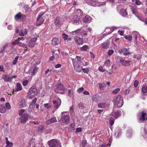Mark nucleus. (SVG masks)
I'll return each instance as SVG.
<instances>
[{
    "label": "nucleus",
    "instance_id": "nucleus-1",
    "mask_svg": "<svg viewBox=\"0 0 147 147\" xmlns=\"http://www.w3.org/2000/svg\"><path fill=\"white\" fill-rule=\"evenodd\" d=\"M113 103L114 105L117 107H115L119 108L121 107L123 105V100L121 95H119L115 97L113 99Z\"/></svg>",
    "mask_w": 147,
    "mask_h": 147
},
{
    "label": "nucleus",
    "instance_id": "nucleus-2",
    "mask_svg": "<svg viewBox=\"0 0 147 147\" xmlns=\"http://www.w3.org/2000/svg\"><path fill=\"white\" fill-rule=\"evenodd\" d=\"M48 144L49 147H61V145L59 140L54 139L49 141Z\"/></svg>",
    "mask_w": 147,
    "mask_h": 147
},
{
    "label": "nucleus",
    "instance_id": "nucleus-3",
    "mask_svg": "<svg viewBox=\"0 0 147 147\" xmlns=\"http://www.w3.org/2000/svg\"><path fill=\"white\" fill-rule=\"evenodd\" d=\"M65 89L64 85L61 83L57 84V87L55 89V91L56 93L61 94L64 93V91Z\"/></svg>",
    "mask_w": 147,
    "mask_h": 147
},
{
    "label": "nucleus",
    "instance_id": "nucleus-4",
    "mask_svg": "<svg viewBox=\"0 0 147 147\" xmlns=\"http://www.w3.org/2000/svg\"><path fill=\"white\" fill-rule=\"evenodd\" d=\"M37 93V90L35 86H33L29 89L28 92L29 97L31 98L34 96Z\"/></svg>",
    "mask_w": 147,
    "mask_h": 147
},
{
    "label": "nucleus",
    "instance_id": "nucleus-5",
    "mask_svg": "<svg viewBox=\"0 0 147 147\" xmlns=\"http://www.w3.org/2000/svg\"><path fill=\"white\" fill-rule=\"evenodd\" d=\"M67 112H63L61 113V119L62 122L65 124L68 123L70 120V117L68 115L65 114Z\"/></svg>",
    "mask_w": 147,
    "mask_h": 147
},
{
    "label": "nucleus",
    "instance_id": "nucleus-6",
    "mask_svg": "<svg viewBox=\"0 0 147 147\" xmlns=\"http://www.w3.org/2000/svg\"><path fill=\"white\" fill-rule=\"evenodd\" d=\"M147 113L144 111L140 112L137 118L138 122L139 123L143 122L146 120Z\"/></svg>",
    "mask_w": 147,
    "mask_h": 147
},
{
    "label": "nucleus",
    "instance_id": "nucleus-7",
    "mask_svg": "<svg viewBox=\"0 0 147 147\" xmlns=\"http://www.w3.org/2000/svg\"><path fill=\"white\" fill-rule=\"evenodd\" d=\"M118 108L117 107H114L113 109V112L111 113L112 115L116 118L120 116L121 114L120 112L118 110Z\"/></svg>",
    "mask_w": 147,
    "mask_h": 147
},
{
    "label": "nucleus",
    "instance_id": "nucleus-8",
    "mask_svg": "<svg viewBox=\"0 0 147 147\" xmlns=\"http://www.w3.org/2000/svg\"><path fill=\"white\" fill-rule=\"evenodd\" d=\"M28 115L26 113H24L19 118V120L21 123H24L26 122L28 120Z\"/></svg>",
    "mask_w": 147,
    "mask_h": 147
},
{
    "label": "nucleus",
    "instance_id": "nucleus-9",
    "mask_svg": "<svg viewBox=\"0 0 147 147\" xmlns=\"http://www.w3.org/2000/svg\"><path fill=\"white\" fill-rule=\"evenodd\" d=\"M18 105L20 108H22L26 107V101L24 98H21L18 101Z\"/></svg>",
    "mask_w": 147,
    "mask_h": 147
},
{
    "label": "nucleus",
    "instance_id": "nucleus-10",
    "mask_svg": "<svg viewBox=\"0 0 147 147\" xmlns=\"http://www.w3.org/2000/svg\"><path fill=\"white\" fill-rule=\"evenodd\" d=\"M120 6L119 5L117 7V9L118 11L119 12L120 14L123 16H125L127 15V13L126 11V10L125 9H120Z\"/></svg>",
    "mask_w": 147,
    "mask_h": 147
},
{
    "label": "nucleus",
    "instance_id": "nucleus-11",
    "mask_svg": "<svg viewBox=\"0 0 147 147\" xmlns=\"http://www.w3.org/2000/svg\"><path fill=\"white\" fill-rule=\"evenodd\" d=\"M37 39V37H34L30 39L28 43L29 47H34L36 44Z\"/></svg>",
    "mask_w": 147,
    "mask_h": 147
},
{
    "label": "nucleus",
    "instance_id": "nucleus-12",
    "mask_svg": "<svg viewBox=\"0 0 147 147\" xmlns=\"http://www.w3.org/2000/svg\"><path fill=\"white\" fill-rule=\"evenodd\" d=\"M119 61L123 66H129L131 63V61H125L121 58H119Z\"/></svg>",
    "mask_w": 147,
    "mask_h": 147
},
{
    "label": "nucleus",
    "instance_id": "nucleus-13",
    "mask_svg": "<svg viewBox=\"0 0 147 147\" xmlns=\"http://www.w3.org/2000/svg\"><path fill=\"white\" fill-rule=\"evenodd\" d=\"M63 20L60 17H56L55 20V24L57 26H59L61 25L62 23Z\"/></svg>",
    "mask_w": 147,
    "mask_h": 147
},
{
    "label": "nucleus",
    "instance_id": "nucleus-14",
    "mask_svg": "<svg viewBox=\"0 0 147 147\" xmlns=\"http://www.w3.org/2000/svg\"><path fill=\"white\" fill-rule=\"evenodd\" d=\"M119 52L120 53H123L125 55H129L131 54V52L129 49L124 48L120 49L119 51Z\"/></svg>",
    "mask_w": 147,
    "mask_h": 147
},
{
    "label": "nucleus",
    "instance_id": "nucleus-15",
    "mask_svg": "<svg viewBox=\"0 0 147 147\" xmlns=\"http://www.w3.org/2000/svg\"><path fill=\"white\" fill-rule=\"evenodd\" d=\"M60 42V40L58 37H54L53 38L52 41V44L54 46L58 45Z\"/></svg>",
    "mask_w": 147,
    "mask_h": 147
},
{
    "label": "nucleus",
    "instance_id": "nucleus-16",
    "mask_svg": "<svg viewBox=\"0 0 147 147\" xmlns=\"http://www.w3.org/2000/svg\"><path fill=\"white\" fill-rule=\"evenodd\" d=\"M74 40L76 43L79 45H82L83 44L82 38L78 36H75Z\"/></svg>",
    "mask_w": 147,
    "mask_h": 147
},
{
    "label": "nucleus",
    "instance_id": "nucleus-17",
    "mask_svg": "<svg viewBox=\"0 0 147 147\" xmlns=\"http://www.w3.org/2000/svg\"><path fill=\"white\" fill-rule=\"evenodd\" d=\"M74 65V70L77 72H80L81 71L82 69V67L79 65L75 64L74 62H73Z\"/></svg>",
    "mask_w": 147,
    "mask_h": 147
},
{
    "label": "nucleus",
    "instance_id": "nucleus-18",
    "mask_svg": "<svg viewBox=\"0 0 147 147\" xmlns=\"http://www.w3.org/2000/svg\"><path fill=\"white\" fill-rule=\"evenodd\" d=\"M53 102L54 105V106L55 109H57L60 106L61 104V100L59 98V101H56V100H54L53 101Z\"/></svg>",
    "mask_w": 147,
    "mask_h": 147
},
{
    "label": "nucleus",
    "instance_id": "nucleus-19",
    "mask_svg": "<svg viewBox=\"0 0 147 147\" xmlns=\"http://www.w3.org/2000/svg\"><path fill=\"white\" fill-rule=\"evenodd\" d=\"M2 78L3 79L4 81L6 82H9L11 81V78L7 75H3L2 76Z\"/></svg>",
    "mask_w": 147,
    "mask_h": 147
},
{
    "label": "nucleus",
    "instance_id": "nucleus-20",
    "mask_svg": "<svg viewBox=\"0 0 147 147\" xmlns=\"http://www.w3.org/2000/svg\"><path fill=\"white\" fill-rule=\"evenodd\" d=\"M80 17L77 16H76L73 18L72 21L74 24H79L80 22Z\"/></svg>",
    "mask_w": 147,
    "mask_h": 147
},
{
    "label": "nucleus",
    "instance_id": "nucleus-21",
    "mask_svg": "<svg viewBox=\"0 0 147 147\" xmlns=\"http://www.w3.org/2000/svg\"><path fill=\"white\" fill-rule=\"evenodd\" d=\"M92 98L93 101L96 102H98L100 100V97L98 94L93 95L92 96Z\"/></svg>",
    "mask_w": 147,
    "mask_h": 147
},
{
    "label": "nucleus",
    "instance_id": "nucleus-22",
    "mask_svg": "<svg viewBox=\"0 0 147 147\" xmlns=\"http://www.w3.org/2000/svg\"><path fill=\"white\" fill-rule=\"evenodd\" d=\"M39 69V68L38 67L35 66L33 67L31 72V74L32 76H35L36 73H37Z\"/></svg>",
    "mask_w": 147,
    "mask_h": 147
},
{
    "label": "nucleus",
    "instance_id": "nucleus-23",
    "mask_svg": "<svg viewBox=\"0 0 147 147\" xmlns=\"http://www.w3.org/2000/svg\"><path fill=\"white\" fill-rule=\"evenodd\" d=\"M131 9L133 13L136 16L138 17L139 14L138 11L137 10V7H134L131 6Z\"/></svg>",
    "mask_w": 147,
    "mask_h": 147
},
{
    "label": "nucleus",
    "instance_id": "nucleus-24",
    "mask_svg": "<svg viewBox=\"0 0 147 147\" xmlns=\"http://www.w3.org/2000/svg\"><path fill=\"white\" fill-rule=\"evenodd\" d=\"M57 120L56 117H53L51 119L48 120L47 121V124H50L51 123H53L56 122Z\"/></svg>",
    "mask_w": 147,
    "mask_h": 147
},
{
    "label": "nucleus",
    "instance_id": "nucleus-25",
    "mask_svg": "<svg viewBox=\"0 0 147 147\" xmlns=\"http://www.w3.org/2000/svg\"><path fill=\"white\" fill-rule=\"evenodd\" d=\"M27 31L26 29L23 28L20 30L19 33V35L21 36H24L27 34Z\"/></svg>",
    "mask_w": 147,
    "mask_h": 147
},
{
    "label": "nucleus",
    "instance_id": "nucleus-26",
    "mask_svg": "<svg viewBox=\"0 0 147 147\" xmlns=\"http://www.w3.org/2000/svg\"><path fill=\"white\" fill-rule=\"evenodd\" d=\"M98 107L100 108H104L108 107V105L105 103H100L98 104Z\"/></svg>",
    "mask_w": 147,
    "mask_h": 147
},
{
    "label": "nucleus",
    "instance_id": "nucleus-27",
    "mask_svg": "<svg viewBox=\"0 0 147 147\" xmlns=\"http://www.w3.org/2000/svg\"><path fill=\"white\" fill-rule=\"evenodd\" d=\"M45 18L43 17L40 18L39 19H37V23L38 25H40L41 24H42L44 22V20Z\"/></svg>",
    "mask_w": 147,
    "mask_h": 147
},
{
    "label": "nucleus",
    "instance_id": "nucleus-28",
    "mask_svg": "<svg viewBox=\"0 0 147 147\" xmlns=\"http://www.w3.org/2000/svg\"><path fill=\"white\" fill-rule=\"evenodd\" d=\"M109 42L106 41L102 44V47L104 49H107L109 47Z\"/></svg>",
    "mask_w": 147,
    "mask_h": 147
},
{
    "label": "nucleus",
    "instance_id": "nucleus-29",
    "mask_svg": "<svg viewBox=\"0 0 147 147\" xmlns=\"http://www.w3.org/2000/svg\"><path fill=\"white\" fill-rule=\"evenodd\" d=\"M22 88L21 84L19 83H17L16 86L15 87V91H18L22 89Z\"/></svg>",
    "mask_w": 147,
    "mask_h": 147
},
{
    "label": "nucleus",
    "instance_id": "nucleus-30",
    "mask_svg": "<svg viewBox=\"0 0 147 147\" xmlns=\"http://www.w3.org/2000/svg\"><path fill=\"white\" fill-rule=\"evenodd\" d=\"M81 31V28L78 29L77 30L72 31L71 33V34L73 35H75L78 34H80Z\"/></svg>",
    "mask_w": 147,
    "mask_h": 147
},
{
    "label": "nucleus",
    "instance_id": "nucleus-31",
    "mask_svg": "<svg viewBox=\"0 0 147 147\" xmlns=\"http://www.w3.org/2000/svg\"><path fill=\"white\" fill-rule=\"evenodd\" d=\"M6 111V109L4 105H0V112L5 113Z\"/></svg>",
    "mask_w": 147,
    "mask_h": 147
},
{
    "label": "nucleus",
    "instance_id": "nucleus-32",
    "mask_svg": "<svg viewBox=\"0 0 147 147\" xmlns=\"http://www.w3.org/2000/svg\"><path fill=\"white\" fill-rule=\"evenodd\" d=\"M91 18L88 15H87L84 18L83 20V21L84 23H87L89 22Z\"/></svg>",
    "mask_w": 147,
    "mask_h": 147
},
{
    "label": "nucleus",
    "instance_id": "nucleus-33",
    "mask_svg": "<svg viewBox=\"0 0 147 147\" xmlns=\"http://www.w3.org/2000/svg\"><path fill=\"white\" fill-rule=\"evenodd\" d=\"M22 15L21 13H19L16 14L15 16V18L16 20H20L21 19Z\"/></svg>",
    "mask_w": 147,
    "mask_h": 147
},
{
    "label": "nucleus",
    "instance_id": "nucleus-34",
    "mask_svg": "<svg viewBox=\"0 0 147 147\" xmlns=\"http://www.w3.org/2000/svg\"><path fill=\"white\" fill-rule=\"evenodd\" d=\"M5 139L6 140V143L7 144L6 147H11L12 146H13V144L11 142H10L8 140V138L7 137H6Z\"/></svg>",
    "mask_w": 147,
    "mask_h": 147
},
{
    "label": "nucleus",
    "instance_id": "nucleus-35",
    "mask_svg": "<svg viewBox=\"0 0 147 147\" xmlns=\"http://www.w3.org/2000/svg\"><path fill=\"white\" fill-rule=\"evenodd\" d=\"M19 45L20 46V47H22L23 48H26V49L25 50V51H27L28 50V48H27V45L25 44H24L22 43L19 42Z\"/></svg>",
    "mask_w": 147,
    "mask_h": 147
},
{
    "label": "nucleus",
    "instance_id": "nucleus-36",
    "mask_svg": "<svg viewBox=\"0 0 147 147\" xmlns=\"http://www.w3.org/2000/svg\"><path fill=\"white\" fill-rule=\"evenodd\" d=\"M142 92L143 93H147V86L143 85L142 88Z\"/></svg>",
    "mask_w": 147,
    "mask_h": 147
},
{
    "label": "nucleus",
    "instance_id": "nucleus-37",
    "mask_svg": "<svg viewBox=\"0 0 147 147\" xmlns=\"http://www.w3.org/2000/svg\"><path fill=\"white\" fill-rule=\"evenodd\" d=\"M77 13H78L77 16H78L79 15V16L81 18H82L84 14L83 13L82 11L80 9H77Z\"/></svg>",
    "mask_w": 147,
    "mask_h": 147
},
{
    "label": "nucleus",
    "instance_id": "nucleus-38",
    "mask_svg": "<svg viewBox=\"0 0 147 147\" xmlns=\"http://www.w3.org/2000/svg\"><path fill=\"white\" fill-rule=\"evenodd\" d=\"M89 48L88 45H84L80 48V50L82 51H86Z\"/></svg>",
    "mask_w": 147,
    "mask_h": 147
},
{
    "label": "nucleus",
    "instance_id": "nucleus-39",
    "mask_svg": "<svg viewBox=\"0 0 147 147\" xmlns=\"http://www.w3.org/2000/svg\"><path fill=\"white\" fill-rule=\"evenodd\" d=\"M144 132L142 133V135L144 138H147V131L145 128L144 129Z\"/></svg>",
    "mask_w": 147,
    "mask_h": 147
},
{
    "label": "nucleus",
    "instance_id": "nucleus-40",
    "mask_svg": "<svg viewBox=\"0 0 147 147\" xmlns=\"http://www.w3.org/2000/svg\"><path fill=\"white\" fill-rule=\"evenodd\" d=\"M133 37H134L136 40H137V37L139 35L138 33L136 32H134L133 33Z\"/></svg>",
    "mask_w": 147,
    "mask_h": 147
},
{
    "label": "nucleus",
    "instance_id": "nucleus-41",
    "mask_svg": "<svg viewBox=\"0 0 147 147\" xmlns=\"http://www.w3.org/2000/svg\"><path fill=\"white\" fill-rule=\"evenodd\" d=\"M110 125L111 126H112L114 123V119L112 117H111L109 120Z\"/></svg>",
    "mask_w": 147,
    "mask_h": 147
},
{
    "label": "nucleus",
    "instance_id": "nucleus-42",
    "mask_svg": "<svg viewBox=\"0 0 147 147\" xmlns=\"http://www.w3.org/2000/svg\"><path fill=\"white\" fill-rule=\"evenodd\" d=\"M105 66L107 67L110 66H111L110 61L109 60H107L105 62L104 64Z\"/></svg>",
    "mask_w": 147,
    "mask_h": 147
},
{
    "label": "nucleus",
    "instance_id": "nucleus-43",
    "mask_svg": "<svg viewBox=\"0 0 147 147\" xmlns=\"http://www.w3.org/2000/svg\"><path fill=\"white\" fill-rule=\"evenodd\" d=\"M120 90V89L119 88H117L114 90L112 92V93L113 94H116L118 93Z\"/></svg>",
    "mask_w": 147,
    "mask_h": 147
},
{
    "label": "nucleus",
    "instance_id": "nucleus-44",
    "mask_svg": "<svg viewBox=\"0 0 147 147\" xmlns=\"http://www.w3.org/2000/svg\"><path fill=\"white\" fill-rule=\"evenodd\" d=\"M130 89L128 88L125 89L124 91V94L126 95L128 94L130 92Z\"/></svg>",
    "mask_w": 147,
    "mask_h": 147
},
{
    "label": "nucleus",
    "instance_id": "nucleus-45",
    "mask_svg": "<svg viewBox=\"0 0 147 147\" xmlns=\"http://www.w3.org/2000/svg\"><path fill=\"white\" fill-rule=\"evenodd\" d=\"M80 35H82V37H83L84 36H87V33L84 31L81 30Z\"/></svg>",
    "mask_w": 147,
    "mask_h": 147
},
{
    "label": "nucleus",
    "instance_id": "nucleus-46",
    "mask_svg": "<svg viewBox=\"0 0 147 147\" xmlns=\"http://www.w3.org/2000/svg\"><path fill=\"white\" fill-rule=\"evenodd\" d=\"M19 58V57L18 56H16L15 57L14 60L12 63L13 65H15L16 64L17 61H18Z\"/></svg>",
    "mask_w": 147,
    "mask_h": 147
},
{
    "label": "nucleus",
    "instance_id": "nucleus-47",
    "mask_svg": "<svg viewBox=\"0 0 147 147\" xmlns=\"http://www.w3.org/2000/svg\"><path fill=\"white\" fill-rule=\"evenodd\" d=\"M6 108L7 109H11V107L10 104L9 102H7L5 104Z\"/></svg>",
    "mask_w": 147,
    "mask_h": 147
},
{
    "label": "nucleus",
    "instance_id": "nucleus-48",
    "mask_svg": "<svg viewBox=\"0 0 147 147\" xmlns=\"http://www.w3.org/2000/svg\"><path fill=\"white\" fill-rule=\"evenodd\" d=\"M125 38L129 41H131L132 39V36H127L126 35L124 37Z\"/></svg>",
    "mask_w": 147,
    "mask_h": 147
},
{
    "label": "nucleus",
    "instance_id": "nucleus-49",
    "mask_svg": "<svg viewBox=\"0 0 147 147\" xmlns=\"http://www.w3.org/2000/svg\"><path fill=\"white\" fill-rule=\"evenodd\" d=\"M99 88L100 90H104V86H103L102 84L101 83H99Z\"/></svg>",
    "mask_w": 147,
    "mask_h": 147
},
{
    "label": "nucleus",
    "instance_id": "nucleus-50",
    "mask_svg": "<svg viewBox=\"0 0 147 147\" xmlns=\"http://www.w3.org/2000/svg\"><path fill=\"white\" fill-rule=\"evenodd\" d=\"M62 37L65 40H66L67 39L68 35L65 33H63L62 35Z\"/></svg>",
    "mask_w": 147,
    "mask_h": 147
},
{
    "label": "nucleus",
    "instance_id": "nucleus-51",
    "mask_svg": "<svg viewBox=\"0 0 147 147\" xmlns=\"http://www.w3.org/2000/svg\"><path fill=\"white\" fill-rule=\"evenodd\" d=\"M137 17L142 22H144V21H145V19L143 17L139 16H138V17Z\"/></svg>",
    "mask_w": 147,
    "mask_h": 147
},
{
    "label": "nucleus",
    "instance_id": "nucleus-52",
    "mask_svg": "<svg viewBox=\"0 0 147 147\" xmlns=\"http://www.w3.org/2000/svg\"><path fill=\"white\" fill-rule=\"evenodd\" d=\"M73 94V92L72 91L70 90H69L68 91V96L69 97H71Z\"/></svg>",
    "mask_w": 147,
    "mask_h": 147
},
{
    "label": "nucleus",
    "instance_id": "nucleus-53",
    "mask_svg": "<svg viewBox=\"0 0 147 147\" xmlns=\"http://www.w3.org/2000/svg\"><path fill=\"white\" fill-rule=\"evenodd\" d=\"M114 53V51L113 50L111 49L108 51V54L109 55H111Z\"/></svg>",
    "mask_w": 147,
    "mask_h": 147
},
{
    "label": "nucleus",
    "instance_id": "nucleus-54",
    "mask_svg": "<svg viewBox=\"0 0 147 147\" xmlns=\"http://www.w3.org/2000/svg\"><path fill=\"white\" fill-rule=\"evenodd\" d=\"M19 41L18 40V39H17L16 40H15V41H13L12 42V44L13 45H15L16 44H18L19 42Z\"/></svg>",
    "mask_w": 147,
    "mask_h": 147
},
{
    "label": "nucleus",
    "instance_id": "nucleus-55",
    "mask_svg": "<svg viewBox=\"0 0 147 147\" xmlns=\"http://www.w3.org/2000/svg\"><path fill=\"white\" fill-rule=\"evenodd\" d=\"M132 135V131L131 130L130 131H128L127 134V136L128 137H130Z\"/></svg>",
    "mask_w": 147,
    "mask_h": 147
},
{
    "label": "nucleus",
    "instance_id": "nucleus-56",
    "mask_svg": "<svg viewBox=\"0 0 147 147\" xmlns=\"http://www.w3.org/2000/svg\"><path fill=\"white\" fill-rule=\"evenodd\" d=\"M87 142L86 141H82V144L81 145V146L82 147H84L86 143Z\"/></svg>",
    "mask_w": 147,
    "mask_h": 147
},
{
    "label": "nucleus",
    "instance_id": "nucleus-57",
    "mask_svg": "<svg viewBox=\"0 0 147 147\" xmlns=\"http://www.w3.org/2000/svg\"><path fill=\"white\" fill-rule=\"evenodd\" d=\"M121 133V131L120 129H119L118 132H117V137L119 138L120 136Z\"/></svg>",
    "mask_w": 147,
    "mask_h": 147
},
{
    "label": "nucleus",
    "instance_id": "nucleus-58",
    "mask_svg": "<svg viewBox=\"0 0 147 147\" xmlns=\"http://www.w3.org/2000/svg\"><path fill=\"white\" fill-rule=\"evenodd\" d=\"M24 111V109H22L20 110L19 111V115H22L24 114L23 113Z\"/></svg>",
    "mask_w": 147,
    "mask_h": 147
},
{
    "label": "nucleus",
    "instance_id": "nucleus-59",
    "mask_svg": "<svg viewBox=\"0 0 147 147\" xmlns=\"http://www.w3.org/2000/svg\"><path fill=\"white\" fill-rule=\"evenodd\" d=\"M83 72L85 73H86V74H88V69H87V68H86V69H85V68H82V69Z\"/></svg>",
    "mask_w": 147,
    "mask_h": 147
},
{
    "label": "nucleus",
    "instance_id": "nucleus-60",
    "mask_svg": "<svg viewBox=\"0 0 147 147\" xmlns=\"http://www.w3.org/2000/svg\"><path fill=\"white\" fill-rule=\"evenodd\" d=\"M98 69L100 71L104 72L105 71V69H103L102 66H100L98 68Z\"/></svg>",
    "mask_w": 147,
    "mask_h": 147
},
{
    "label": "nucleus",
    "instance_id": "nucleus-61",
    "mask_svg": "<svg viewBox=\"0 0 147 147\" xmlns=\"http://www.w3.org/2000/svg\"><path fill=\"white\" fill-rule=\"evenodd\" d=\"M103 38V36L102 35L98 36V40L97 41L99 42L100 40H101Z\"/></svg>",
    "mask_w": 147,
    "mask_h": 147
},
{
    "label": "nucleus",
    "instance_id": "nucleus-62",
    "mask_svg": "<svg viewBox=\"0 0 147 147\" xmlns=\"http://www.w3.org/2000/svg\"><path fill=\"white\" fill-rule=\"evenodd\" d=\"M36 100L37 99L36 98H34V99L32 100V104H31V105H32L33 106H34L36 105L35 103L36 102Z\"/></svg>",
    "mask_w": 147,
    "mask_h": 147
},
{
    "label": "nucleus",
    "instance_id": "nucleus-63",
    "mask_svg": "<svg viewBox=\"0 0 147 147\" xmlns=\"http://www.w3.org/2000/svg\"><path fill=\"white\" fill-rule=\"evenodd\" d=\"M134 86L135 87H136L137 86L138 84V81L136 80L135 81L134 83Z\"/></svg>",
    "mask_w": 147,
    "mask_h": 147
},
{
    "label": "nucleus",
    "instance_id": "nucleus-64",
    "mask_svg": "<svg viewBox=\"0 0 147 147\" xmlns=\"http://www.w3.org/2000/svg\"><path fill=\"white\" fill-rule=\"evenodd\" d=\"M136 4L137 5H140L141 4V3L139 0H135Z\"/></svg>",
    "mask_w": 147,
    "mask_h": 147
}]
</instances>
